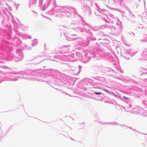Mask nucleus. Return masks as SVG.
<instances>
[{"mask_svg":"<svg viewBox=\"0 0 147 147\" xmlns=\"http://www.w3.org/2000/svg\"><path fill=\"white\" fill-rule=\"evenodd\" d=\"M94 94H101L102 93H101V92H95Z\"/></svg>","mask_w":147,"mask_h":147,"instance_id":"1","label":"nucleus"}]
</instances>
